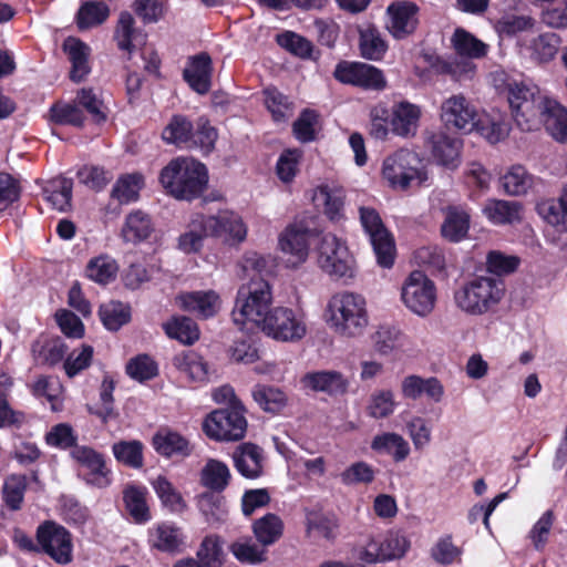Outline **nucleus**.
<instances>
[{"label": "nucleus", "instance_id": "nucleus-53", "mask_svg": "<svg viewBox=\"0 0 567 567\" xmlns=\"http://www.w3.org/2000/svg\"><path fill=\"white\" fill-rule=\"evenodd\" d=\"M100 317L106 329L116 331L131 318L130 307L120 301H110L100 307Z\"/></svg>", "mask_w": 567, "mask_h": 567}, {"label": "nucleus", "instance_id": "nucleus-54", "mask_svg": "<svg viewBox=\"0 0 567 567\" xmlns=\"http://www.w3.org/2000/svg\"><path fill=\"white\" fill-rule=\"evenodd\" d=\"M302 155V151L298 148L285 150L279 155L276 163V174L282 183L290 184L295 179L299 173Z\"/></svg>", "mask_w": 567, "mask_h": 567}, {"label": "nucleus", "instance_id": "nucleus-61", "mask_svg": "<svg viewBox=\"0 0 567 567\" xmlns=\"http://www.w3.org/2000/svg\"><path fill=\"white\" fill-rule=\"evenodd\" d=\"M386 50L385 41L375 29H367L360 33V52L364 59L379 61Z\"/></svg>", "mask_w": 567, "mask_h": 567}, {"label": "nucleus", "instance_id": "nucleus-20", "mask_svg": "<svg viewBox=\"0 0 567 567\" xmlns=\"http://www.w3.org/2000/svg\"><path fill=\"white\" fill-rule=\"evenodd\" d=\"M421 115L419 105L409 101L395 102L391 107V132L403 138L415 136Z\"/></svg>", "mask_w": 567, "mask_h": 567}, {"label": "nucleus", "instance_id": "nucleus-31", "mask_svg": "<svg viewBox=\"0 0 567 567\" xmlns=\"http://www.w3.org/2000/svg\"><path fill=\"white\" fill-rule=\"evenodd\" d=\"M65 350L64 343L59 338L48 336H40L31 348L33 360L40 365L59 363L63 359Z\"/></svg>", "mask_w": 567, "mask_h": 567}, {"label": "nucleus", "instance_id": "nucleus-52", "mask_svg": "<svg viewBox=\"0 0 567 567\" xmlns=\"http://www.w3.org/2000/svg\"><path fill=\"white\" fill-rule=\"evenodd\" d=\"M143 182V176L138 173L123 175L113 186L112 197L117 199L121 204L136 200Z\"/></svg>", "mask_w": 567, "mask_h": 567}, {"label": "nucleus", "instance_id": "nucleus-57", "mask_svg": "<svg viewBox=\"0 0 567 567\" xmlns=\"http://www.w3.org/2000/svg\"><path fill=\"white\" fill-rule=\"evenodd\" d=\"M264 95L265 104L276 122H285L292 116V103L276 87L266 89Z\"/></svg>", "mask_w": 567, "mask_h": 567}, {"label": "nucleus", "instance_id": "nucleus-44", "mask_svg": "<svg viewBox=\"0 0 567 567\" xmlns=\"http://www.w3.org/2000/svg\"><path fill=\"white\" fill-rule=\"evenodd\" d=\"M539 216L557 231H567V204L560 196L558 199H546L537 205Z\"/></svg>", "mask_w": 567, "mask_h": 567}, {"label": "nucleus", "instance_id": "nucleus-3", "mask_svg": "<svg viewBox=\"0 0 567 567\" xmlns=\"http://www.w3.org/2000/svg\"><path fill=\"white\" fill-rule=\"evenodd\" d=\"M272 303L271 287L265 279L251 277L247 285L239 287L233 310V321L240 329L250 322L259 328L266 322Z\"/></svg>", "mask_w": 567, "mask_h": 567}, {"label": "nucleus", "instance_id": "nucleus-21", "mask_svg": "<svg viewBox=\"0 0 567 567\" xmlns=\"http://www.w3.org/2000/svg\"><path fill=\"white\" fill-rule=\"evenodd\" d=\"M433 158L442 166L455 168L460 164L461 140L439 131L432 133L426 141Z\"/></svg>", "mask_w": 567, "mask_h": 567}, {"label": "nucleus", "instance_id": "nucleus-9", "mask_svg": "<svg viewBox=\"0 0 567 567\" xmlns=\"http://www.w3.org/2000/svg\"><path fill=\"white\" fill-rule=\"evenodd\" d=\"M204 433L215 441H239L247 431V420L241 404L233 409L213 411L203 422Z\"/></svg>", "mask_w": 567, "mask_h": 567}, {"label": "nucleus", "instance_id": "nucleus-59", "mask_svg": "<svg viewBox=\"0 0 567 567\" xmlns=\"http://www.w3.org/2000/svg\"><path fill=\"white\" fill-rule=\"evenodd\" d=\"M224 542L217 535L206 536L197 551L199 561L207 567H220L224 563Z\"/></svg>", "mask_w": 567, "mask_h": 567}, {"label": "nucleus", "instance_id": "nucleus-13", "mask_svg": "<svg viewBox=\"0 0 567 567\" xmlns=\"http://www.w3.org/2000/svg\"><path fill=\"white\" fill-rule=\"evenodd\" d=\"M410 548V540L400 530H390L384 535L370 539L360 553L365 563H378L399 559Z\"/></svg>", "mask_w": 567, "mask_h": 567}, {"label": "nucleus", "instance_id": "nucleus-56", "mask_svg": "<svg viewBox=\"0 0 567 567\" xmlns=\"http://www.w3.org/2000/svg\"><path fill=\"white\" fill-rule=\"evenodd\" d=\"M535 19L530 16L506 14L495 23V30L501 37L512 38L523 32L532 31Z\"/></svg>", "mask_w": 567, "mask_h": 567}, {"label": "nucleus", "instance_id": "nucleus-14", "mask_svg": "<svg viewBox=\"0 0 567 567\" xmlns=\"http://www.w3.org/2000/svg\"><path fill=\"white\" fill-rule=\"evenodd\" d=\"M333 75L341 83L364 90L382 91L386 87V80L382 71L362 62H340L337 64Z\"/></svg>", "mask_w": 567, "mask_h": 567}, {"label": "nucleus", "instance_id": "nucleus-24", "mask_svg": "<svg viewBox=\"0 0 567 567\" xmlns=\"http://www.w3.org/2000/svg\"><path fill=\"white\" fill-rule=\"evenodd\" d=\"M176 303L183 310L205 319L215 316L220 308L219 296L212 290L181 293L176 297Z\"/></svg>", "mask_w": 567, "mask_h": 567}, {"label": "nucleus", "instance_id": "nucleus-35", "mask_svg": "<svg viewBox=\"0 0 567 567\" xmlns=\"http://www.w3.org/2000/svg\"><path fill=\"white\" fill-rule=\"evenodd\" d=\"M470 229V214L460 207H449L441 226L442 236L451 243L463 240Z\"/></svg>", "mask_w": 567, "mask_h": 567}, {"label": "nucleus", "instance_id": "nucleus-34", "mask_svg": "<svg viewBox=\"0 0 567 567\" xmlns=\"http://www.w3.org/2000/svg\"><path fill=\"white\" fill-rule=\"evenodd\" d=\"M451 44L455 53L458 56L466 58V61L482 59L486 56L488 52V45L486 43L463 28L455 29L451 38Z\"/></svg>", "mask_w": 567, "mask_h": 567}, {"label": "nucleus", "instance_id": "nucleus-60", "mask_svg": "<svg viewBox=\"0 0 567 567\" xmlns=\"http://www.w3.org/2000/svg\"><path fill=\"white\" fill-rule=\"evenodd\" d=\"M115 458L133 468L143 466V444L140 441H120L112 446Z\"/></svg>", "mask_w": 567, "mask_h": 567}, {"label": "nucleus", "instance_id": "nucleus-22", "mask_svg": "<svg viewBox=\"0 0 567 567\" xmlns=\"http://www.w3.org/2000/svg\"><path fill=\"white\" fill-rule=\"evenodd\" d=\"M401 393L405 399L419 400L423 394L435 403L442 401L445 390L442 382L434 378H422L416 374L405 377L401 382Z\"/></svg>", "mask_w": 567, "mask_h": 567}, {"label": "nucleus", "instance_id": "nucleus-47", "mask_svg": "<svg viewBox=\"0 0 567 567\" xmlns=\"http://www.w3.org/2000/svg\"><path fill=\"white\" fill-rule=\"evenodd\" d=\"M110 16L109 6L102 1H85L76 14V23L81 30L102 24Z\"/></svg>", "mask_w": 567, "mask_h": 567}, {"label": "nucleus", "instance_id": "nucleus-50", "mask_svg": "<svg viewBox=\"0 0 567 567\" xmlns=\"http://www.w3.org/2000/svg\"><path fill=\"white\" fill-rule=\"evenodd\" d=\"M28 480L25 475L12 474L4 480L2 499L8 508L18 511L24 499Z\"/></svg>", "mask_w": 567, "mask_h": 567}, {"label": "nucleus", "instance_id": "nucleus-10", "mask_svg": "<svg viewBox=\"0 0 567 567\" xmlns=\"http://www.w3.org/2000/svg\"><path fill=\"white\" fill-rule=\"evenodd\" d=\"M39 550L59 565H69L73 560L72 534L54 520H44L35 533Z\"/></svg>", "mask_w": 567, "mask_h": 567}, {"label": "nucleus", "instance_id": "nucleus-41", "mask_svg": "<svg viewBox=\"0 0 567 567\" xmlns=\"http://www.w3.org/2000/svg\"><path fill=\"white\" fill-rule=\"evenodd\" d=\"M193 124L183 115H174L162 133L164 142L178 147H192Z\"/></svg>", "mask_w": 567, "mask_h": 567}, {"label": "nucleus", "instance_id": "nucleus-17", "mask_svg": "<svg viewBox=\"0 0 567 567\" xmlns=\"http://www.w3.org/2000/svg\"><path fill=\"white\" fill-rule=\"evenodd\" d=\"M73 460L87 471L85 481L99 488L111 484V471L107 468L104 455L85 445L74 446L71 452Z\"/></svg>", "mask_w": 567, "mask_h": 567}, {"label": "nucleus", "instance_id": "nucleus-45", "mask_svg": "<svg viewBox=\"0 0 567 567\" xmlns=\"http://www.w3.org/2000/svg\"><path fill=\"white\" fill-rule=\"evenodd\" d=\"M150 217L141 210L127 215L122 228L123 239L127 243H140L146 239L152 231Z\"/></svg>", "mask_w": 567, "mask_h": 567}, {"label": "nucleus", "instance_id": "nucleus-7", "mask_svg": "<svg viewBox=\"0 0 567 567\" xmlns=\"http://www.w3.org/2000/svg\"><path fill=\"white\" fill-rule=\"evenodd\" d=\"M401 300L414 315L426 317L435 308L436 286L424 272L414 270L402 284Z\"/></svg>", "mask_w": 567, "mask_h": 567}, {"label": "nucleus", "instance_id": "nucleus-58", "mask_svg": "<svg viewBox=\"0 0 567 567\" xmlns=\"http://www.w3.org/2000/svg\"><path fill=\"white\" fill-rule=\"evenodd\" d=\"M282 520L275 514H267L254 524V533L262 545L274 544L282 534Z\"/></svg>", "mask_w": 567, "mask_h": 567}, {"label": "nucleus", "instance_id": "nucleus-15", "mask_svg": "<svg viewBox=\"0 0 567 567\" xmlns=\"http://www.w3.org/2000/svg\"><path fill=\"white\" fill-rule=\"evenodd\" d=\"M440 116L445 127L464 132H472L480 122L476 109L462 94L444 100Z\"/></svg>", "mask_w": 567, "mask_h": 567}, {"label": "nucleus", "instance_id": "nucleus-27", "mask_svg": "<svg viewBox=\"0 0 567 567\" xmlns=\"http://www.w3.org/2000/svg\"><path fill=\"white\" fill-rule=\"evenodd\" d=\"M542 124L556 142L567 143V107L549 97L542 109Z\"/></svg>", "mask_w": 567, "mask_h": 567}, {"label": "nucleus", "instance_id": "nucleus-38", "mask_svg": "<svg viewBox=\"0 0 567 567\" xmlns=\"http://www.w3.org/2000/svg\"><path fill=\"white\" fill-rule=\"evenodd\" d=\"M153 446L157 453L166 457L188 456L192 453L189 442L179 433L168 430L159 431L153 436Z\"/></svg>", "mask_w": 567, "mask_h": 567}, {"label": "nucleus", "instance_id": "nucleus-12", "mask_svg": "<svg viewBox=\"0 0 567 567\" xmlns=\"http://www.w3.org/2000/svg\"><path fill=\"white\" fill-rule=\"evenodd\" d=\"M417 155L409 150H399L383 161L382 176L394 189L405 190L421 179Z\"/></svg>", "mask_w": 567, "mask_h": 567}, {"label": "nucleus", "instance_id": "nucleus-42", "mask_svg": "<svg viewBox=\"0 0 567 567\" xmlns=\"http://www.w3.org/2000/svg\"><path fill=\"white\" fill-rule=\"evenodd\" d=\"M522 206L517 202L492 199L483 208L486 217L494 224H513L519 220Z\"/></svg>", "mask_w": 567, "mask_h": 567}, {"label": "nucleus", "instance_id": "nucleus-23", "mask_svg": "<svg viewBox=\"0 0 567 567\" xmlns=\"http://www.w3.org/2000/svg\"><path fill=\"white\" fill-rule=\"evenodd\" d=\"M346 192L336 184L319 185L312 195V200L318 207L323 208L324 215L332 221H339L344 217Z\"/></svg>", "mask_w": 567, "mask_h": 567}, {"label": "nucleus", "instance_id": "nucleus-37", "mask_svg": "<svg viewBox=\"0 0 567 567\" xmlns=\"http://www.w3.org/2000/svg\"><path fill=\"white\" fill-rule=\"evenodd\" d=\"M184 536L179 527L169 523H162L150 530V543L162 551H177L183 545Z\"/></svg>", "mask_w": 567, "mask_h": 567}, {"label": "nucleus", "instance_id": "nucleus-64", "mask_svg": "<svg viewBox=\"0 0 567 567\" xmlns=\"http://www.w3.org/2000/svg\"><path fill=\"white\" fill-rule=\"evenodd\" d=\"M157 372L156 362L147 354H138L126 364V373L140 382L153 379Z\"/></svg>", "mask_w": 567, "mask_h": 567}, {"label": "nucleus", "instance_id": "nucleus-28", "mask_svg": "<svg viewBox=\"0 0 567 567\" xmlns=\"http://www.w3.org/2000/svg\"><path fill=\"white\" fill-rule=\"evenodd\" d=\"M302 382L313 391L330 395L344 394L349 386V381L338 371L310 372L303 377Z\"/></svg>", "mask_w": 567, "mask_h": 567}, {"label": "nucleus", "instance_id": "nucleus-63", "mask_svg": "<svg viewBox=\"0 0 567 567\" xmlns=\"http://www.w3.org/2000/svg\"><path fill=\"white\" fill-rule=\"evenodd\" d=\"M559 38L554 32L539 34L532 42V54L539 62H548L555 58L558 52Z\"/></svg>", "mask_w": 567, "mask_h": 567}, {"label": "nucleus", "instance_id": "nucleus-48", "mask_svg": "<svg viewBox=\"0 0 567 567\" xmlns=\"http://www.w3.org/2000/svg\"><path fill=\"white\" fill-rule=\"evenodd\" d=\"M146 494L145 488L135 486H130L124 491L123 499L126 509L136 523H145L151 519Z\"/></svg>", "mask_w": 567, "mask_h": 567}, {"label": "nucleus", "instance_id": "nucleus-18", "mask_svg": "<svg viewBox=\"0 0 567 567\" xmlns=\"http://www.w3.org/2000/svg\"><path fill=\"white\" fill-rule=\"evenodd\" d=\"M419 8L409 1H398L386 9L389 17L386 28L395 39H404L412 34L417 25Z\"/></svg>", "mask_w": 567, "mask_h": 567}, {"label": "nucleus", "instance_id": "nucleus-4", "mask_svg": "<svg viewBox=\"0 0 567 567\" xmlns=\"http://www.w3.org/2000/svg\"><path fill=\"white\" fill-rule=\"evenodd\" d=\"M508 102L514 121L522 131L530 132L542 125V109L549 99L530 81H509Z\"/></svg>", "mask_w": 567, "mask_h": 567}, {"label": "nucleus", "instance_id": "nucleus-11", "mask_svg": "<svg viewBox=\"0 0 567 567\" xmlns=\"http://www.w3.org/2000/svg\"><path fill=\"white\" fill-rule=\"evenodd\" d=\"M260 329L268 337L284 342L299 341L307 333L303 316L287 307L271 309Z\"/></svg>", "mask_w": 567, "mask_h": 567}, {"label": "nucleus", "instance_id": "nucleus-43", "mask_svg": "<svg viewBox=\"0 0 567 567\" xmlns=\"http://www.w3.org/2000/svg\"><path fill=\"white\" fill-rule=\"evenodd\" d=\"M165 333L184 344H193L199 338L196 322L187 317H174L163 324Z\"/></svg>", "mask_w": 567, "mask_h": 567}, {"label": "nucleus", "instance_id": "nucleus-46", "mask_svg": "<svg viewBox=\"0 0 567 567\" xmlns=\"http://www.w3.org/2000/svg\"><path fill=\"white\" fill-rule=\"evenodd\" d=\"M117 270V264L112 257L101 255L89 261L85 272L92 281L107 285L116 278Z\"/></svg>", "mask_w": 567, "mask_h": 567}, {"label": "nucleus", "instance_id": "nucleus-55", "mask_svg": "<svg viewBox=\"0 0 567 567\" xmlns=\"http://www.w3.org/2000/svg\"><path fill=\"white\" fill-rule=\"evenodd\" d=\"M395 408L396 402L393 391L382 389L370 395L367 412L373 419H385L393 414Z\"/></svg>", "mask_w": 567, "mask_h": 567}, {"label": "nucleus", "instance_id": "nucleus-32", "mask_svg": "<svg viewBox=\"0 0 567 567\" xmlns=\"http://www.w3.org/2000/svg\"><path fill=\"white\" fill-rule=\"evenodd\" d=\"M173 365L193 382H205L208 380L206 361L193 350L177 353L173 358Z\"/></svg>", "mask_w": 567, "mask_h": 567}, {"label": "nucleus", "instance_id": "nucleus-40", "mask_svg": "<svg viewBox=\"0 0 567 567\" xmlns=\"http://www.w3.org/2000/svg\"><path fill=\"white\" fill-rule=\"evenodd\" d=\"M231 478L228 465L209 458L200 471V484L213 492H223Z\"/></svg>", "mask_w": 567, "mask_h": 567}, {"label": "nucleus", "instance_id": "nucleus-5", "mask_svg": "<svg viewBox=\"0 0 567 567\" xmlns=\"http://www.w3.org/2000/svg\"><path fill=\"white\" fill-rule=\"evenodd\" d=\"M504 282L487 276L474 277L454 292V302L463 312L481 316L495 307L504 296Z\"/></svg>", "mask_w": 567, "mask_h": 567}, {"label": "nucleus", "instance_id": "nucleus-25", "mask_svg": "<svg viewBox=\"0 0 567 567\" xmlns=\"http://www.w3.org/2000/svg\"><path fill=\"white\" fill-rule=\"evenodd\" d=\"M212 59L207 53H200L189 59L184 70V79L198 94H206L212 84Z\"/></svg>", "mask_w": 567, "mask_h": 567}, {"label": "nucleus", "instance_id": "nucleus-62", "mask_svg": "<svg viewBox=\"0 0 567 567\" xmlns=\"http://www.w3.org/2000/svg\"><path fill=\"white\" fill-rule=\"evenodd\" d=\"M252 396L261 409L271 413L278 412L286 403L285 393L272 386L256 385L252 390Z\"/></svg>", "mask_w": 567, "mask_h": 567}, {"label": "nucleus", "instance_id": "nucleus-30", "mask_svg": "<svg viewBox=\"0 0 567 567\" xmlns=\"http://www.w3.org/2000/svg\"><path fill=\"white\" fill-rule=\"evenodd\" d=\"M371 449L379 454L392 456L396 463L406 460L411 451L409 442L402 435L394 432H384L375 435L371 441Z\"/></svg>", "mask_w": 567, "mask_h": 567}, {"label": "nucleus", "instance_id": "nucleus-49", "mask_svg": "<svg viewBox=\"0 0 567 567\" xmlns=\"http://www.w3.org/2000/svg\"><path fill=\"white\" fill-rule=\"evenodd\" d=\"M431 66L439 74H446L456 81L471 79L475 73V64L471 61L445 60L435 56L431 61Z\"/></svg>", "mask_w": 567, "mask_h": 567}, {"label": "nucleus", "instance_id": "nucleus-8", "mask_svg": "<svg viewBox=\"0 0 567 567\" xmlns=\"http://www.w3.org/2000/svg\"><path fill=\"white\" fill-rule=\"evenodd\" d=\"M360 223L370 238L378 264L383 268H391L395 257L394 239L384 226L382 218L373 207L359 208Z\"/></svg>", "mask_w": 567, "mask_h": 567}, {"label": "nucleus", "instance_id": "nucleus-2", "mask_svg": "<svg viewBox=\"0 0 567 567\" xmlns=\"http://www.w3.org/2000/svg\"><path fill=\"white\" fill-rule=\"evenodd\" d=\"M326 321L338 334L353 338L362 334L369 324L365 298L357 292H336L328 300Z\"/></svg>", "mask_w": 567, "mask_h": 567}, {"label": "nucleus", "instance_id": "nucleus-36", "mask_svg": "<svg viewBox=\"0 0 567 567\" xmlns=\"http://www.w3.org/2000/svg\"><path fill=\"white\" fill-rule=\"evenodd\" d=\"M72 187V179L58 176L45 183L43 195L54 209L66 212L71 207Z\"/></svg>", "mask_w": 567, "mask_h": 567}, {"label": "nucleus", "instance_id": "nucleus-19", "mask_svg": "<svg viewBox=\"0 0 567 567\" xmlns=\"http://www.w3.org/2000/svg\"><path fill=\"white\" fill-rule=\"evenodd\" d=\"M310 233L297 225L288 226L279 237V247L288 256L287 262L297 267L305 262L309 254Z\"/></svg>", "mask_w": 567, "mask_h": 567}, {"label": "nucleus", "instance_id": "nucleus-6", "mask_svg": "<svg viewBox=\"0 0 567 567\" xmlns=\"http://www.w3.org/2000/svg\"><path fill=\"white\" fill-rule=\"evenodd\" d=\"M318 266L331 277L352 278L354 259L347 245L336 235L326 234L317 247Z\"/></svg>", "mask_w": 567, "mask_h": 567}, {"label": "nucleus", "instance_id": "nucleus-16", "mask_svg": "<svg viewBox=\"0 0 567 567\" xmlns=\"http://www.w3.org/2000/svg\"><path fill=\"white\" fill-rule=\"evenodd\" d=\"M202 224L212 237L223 238L229 244L241 243L247 236V226L234 212L223 210L214 216H205Z\"/></svg>", "mask_w": 567, "mask_h": 567}, {"label": "nucleus", "instance_id": "nucleus-26", "mask_svg": "<svg viewBox=\"0 0 567 567\" xmlns=\"http://www.w3.org/2000/svg\"><path fill=\"white\" fill-rule=\"evenodd\" d=\"M235 468L246 478H257L262 473V450L254 443L239 444L234 453Z\"/></svg>", "mask_w": 567, "mask_h": 567}, {"label": "nucleus", "instance_id": "nucleus-1", "mask_svg": "<svg viewBox=\"0 0 567 567\" xmlns=\"http://www.w3.org/2000/svg\"><path fill=\"white\" fill-rule=\"evenodd\" d=\"M159 182L174 198L192 200L204 193L208 173L200 162L192 157H177L161 171Z\"/></svg>", "mask_w": 567, "mask_h": 567}, {"label": "nucleus", "instance_id": "nucleus-29", "mask_svg": "<svg viewBox=\"0 0 567 567\" xmlns=\"http://www.w3.org/2000/svg\"><path fill=\"white\" fill-rule=\"evenodd\" d=\"M63 50L72 64L70 78L74 82H81L90 73V48L76 38L69 37L64 40Z\"/></svg>", "mask_w": 567, "mask_h": 567}, {"label": "nucleus", "instance_id": "nucleus-33", "mask_svg": "<svg viewBox=\"0 0 567 567\" xmlns=\"http://www.w3.org/2000/svg\"><path fill=\"white\" fill-rule=\"evenodd\" d=\"M161 504L173 514H182L187 509V503L181 492L173 485L167 477L158 475L151 481Z\"/></svg>", "mask_w": 567, "mask_h": 567}, {"label": "nucleus", "instance_id": "nucleus-51", "mask_svg": "<svg viewBox=\"0 0 567 567\" xmlns=\"http://www.w3.org/2000/svg\"><path fill=\"white\" fill-rule=\"evenodd\" d=\"M204 219V215H197L190 221L188 230L179 236L178 247L182 251L186 254L197 252L203 246L204 238L210 236L202 224Z\"/></svg>", "mask_w": 567, "mask_h": 567}, {"label": "nucleus", "instance_id": "nucleus-39", "mask_svg": "<svg viewBox=\"0 0 567 567\" xmlns=\"http://www.w3.org/2000/svg\"><path fill=\"white\" fill-rule=\"evenodd\" d=\"M539 179L529 174L522 165L512 166L502 177L504 190L512 196H520L536 187Z\"/></svg>", "mask_w": 567, "mask_h": 567}]
</instances>
